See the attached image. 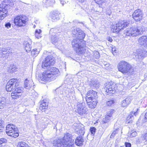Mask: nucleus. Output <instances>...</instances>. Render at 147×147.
I'll return each mask as SVG.
<instances>
[{"mask_svg":"<svg viewBox=\"0 0 147 147\" xmlns=\"http://www.w3.org/2000/svg\"><path fill=\"white\" fill-rule=\"evenodd\" d=\"M55 0H43L44 5L46 7L52 6L55 3Z\"/></svg>","mask_w":147,"mask_h":147,"instance_id":"22","label":"nucleus"},{"mask_svg":"<svg viewBox=\"0 0 147 147\" xmlns=\"http://www.w3.org/2000/svg\"><path fill=\"white\" fill-rule=\"evenodd\" d=\"M55 63V61L52 56L48 55L45 58V60L43 62L42 67V68L45 69L51 65H53Z\"/></svg>","mask_w":147,"mask_h":147,"instance_id":"12","label":"nucleus"},{"mask_svg":"<svg viewBox=\"0 0 147 147\" xmlns=\"http://www.w3.org/2000/svg\"><path fill=\"white\" fill-rule=\"evenodd\" d=\"M59 73L58 69L55 67H52L50 70L45 71L39 76V80L43 81L53 80Z\"/></svg>","mask_w":147,"mask_h":147,"instance_id":"2","label":"nucleus"},{"mask_svg":"<svg viewBox=\"0 0 147 147\" xmlns=\"http://www.w3.org/2000/svg\"><path fill=\"white\" fill-rule=\"evenodd\" d=\"M96 129L94 127H91L90 128V131L91 133L94 135Z\"/></svg>","mask_w":147,"mask_h":147,"instance_id":"45","label":"nucleus"},{"mask_svg":"<svg viewBox=\"0 0 147 147\" xmlns=\"http://www.w3.org/2000/svg\"><path fill=\"white\" fill-rule=\"evenodd\" d=\"M145 30V28L142 26L131 27L125 30L124 35L128 36H137L143 33Z\"/></svg>","mask_w":147,"mask_h":147,"instance_id":"6","label":"nucleus"},{"mask_svg":"<svg viewBox=\"0 0 147 147\" xmlns=\"http://www.w3.org/2000/svg\"><path fill=\"white\" fill-rule=\"evenodd\" d=\"M48 105L47 102H46L45 100H42L40 102V105L39 109L42 111L43 110L47 109Z\"/></svg>","mask_w":147,"mask_h":147,"instance_id":"25","label":"nucleus"},{"mask_svg":"<svg viewBox=\"0 0 147 147\" xmlns=\"http://www.w3.org/2000/svg\"><path fill=\"white\" fill-rule=\"evenodd\" d=\"M9 68L11 70H10V72L13 73V72L16 71L17 70V68L14 65H13L12 67H10Z\"/></svg>","mask_w":147,"mask_h":147,"instance_id":"42","label":"nucleus"},{"mask_svg":"<svg viewBox=\"0 0 147 147\" xmlns=\"http://www.w3.org/2000/svg\"><path fill=\"white\" fill-rule=\"evenodd\" d=\"M143 139L147 141V133L145 134L143 136Z\"/></svg>","mask_w":147,"mask_h":147,"instance_id":"49","label":"nucleus"},{"mask_svg":"<svg viewBox=\"0 0 147 147\" xmlns=\"http://www.w3.org/2000/svg\"><path fill=\"white\" fill-rule=\"evenodd\" d=\"M17 79H12L10 80L7 83L6 87V90L10 92L14 90L11 93V96L13 98L16 99L20 96L22 92L21 87L16 88L18 85Z\"/></svg>","mask_w":147,"mask_h":147,"instance_id":"1","label":"nucleus"},{"mask_svg":"<svg viewBox=\"0 0 147 147\" xmlns=\"http://www.w3.org/2000/svg\"><path fill=\"white\" fill-rule=\"evenodd\" d=\"M35 27H36L35 25H34V28H35Z\"/></svg>","mask_w":147,"mask_h":147,"instance_id":"59","label":"nucleus"},{"mask_svg":"<svg viewBox=\"0 0 147 147\" xmlns=\"http://www.w3.org/2000/svg\"><path fill=\"white\" fill-rule=\"evenodd\" d=\"M129 22L125 20L119 22L115 25H113L111 27V30L113 32H119L122 29L128 26Z\"/></svg>","mask_w":147,"mask_h":147,"instance_id":"7","label":"nucleus"},{"mask_svg":"<svg viewBox=\"0 0 147 147\" xmlns=\"http://www.w3.org/2000/svg\"><path fill=\"white\" fill-rule=\"evenodd\" d=\"M76 131L77 134L79 135H82V137L84 135V127H82L80 128H79L78 130H76Z\"/></svg>","mask_w":147,"mask_h":147,"instance_id":"29","label":"nucleus"},{"mask_svg":"<svg viewBox=\"0 0 147 147\" xmlns=\"http://www.w3.org/2000/svg\"><path fill=\"white\" fill-rule=\"evenodd\" d=\"M32 82L29 81L27 79H26L25 81L24 87L27 89H30L32 86L33 84Z\"/></svg>","mask_w":147,"mask_h":147,"instance_id":"24","label":"nucleus"},{"mask_svg":"<svg viewBox=\"0 0 147 147\" xmlns=\"http://www.w3.org/2000/svg\"><path fill=\"white\" fill-rule=\"evenodd\" d=\"M114 112V110L113 109H111L108 112L107 115L112 117V115Z\"/></svg>","mask_w":147,"mask_h":147,"instance_id":"43","label":"nucleus"},{"mask_svg":"<svg viewBox=\"0 0 147 147\" xmlns=\"http://www.w3.org/2000/svg\"><path fill=\"white\" fill-rule=\"evenodd\" d=\"M17 129V128L13 124H9L6 126V132L8 135L9 134H11V133L16 132Z\"/></svg>","mask_w":147,"mask_h":147,"instance_id":"16","label":"nucleus"},{"mask_svg":"<svg viewBox=\"0 0 147 147\" xmlns=\"http://www.w3.org/2000/svg\"><path fill=\"white\" fill-rule=\"evenodd\" d=\"M7 142V140L5 138H1L0 139V147H2L3 143H6Z\"/></svg>","mask_w":147,"mask_h":147,"instance_id":"39","label":"nucleus"},{"mask_svg":"<svg viewBox=\"0 0 147 147\" xmlns=\"http://www.w3.org/2000/svg\"><path fill=\"white\" fill-rule=\"evenodd\" d=\"M39 50H38L36 49H34L32 51L31 55L33 56H36L39 54Z\"/></svg>","mask_w":147,"mask_h":147,"instance_id":"33","label":"nucleus"},{"mask_svg":"<svg viewBox=\"0 0 147 147\" xmlns=\"http://www.w3.org/2000/svg\"><path fill=\"white\" fill-rule=\"evenodd\" d=\"M125 145L126 147H131V146L130 143L127 142L125 143Z\"/></svg>","mask_w":147,"mask_h":147,"instance_id":"50","label":"nucleus"},{"mask_svg":"<svg viewBox=\"0 0 147 147\" xmlns=\"http://www.w3.org/2000/svg\"><path fill=\"white\" fill-rule=\"evenodd\" d=\"M140 45L143 46V49L137 51L136 56L139 59H142L147 56V36H143L139 39Z\"/></svg>","mask_w":147,"mask_h":147,"instance_id":"3","label":"nucleus"},{"mask_svg":"<svg viewBox=\"0 0 147 147\" xmlns=\"http://www.w3.org/2000/svg\"><path fill=\"white\" fill-rule=\"evenodd\" d=\"M142 12L140 9L135 10L132 14L133 18L136 22L140 21L142 19Z\"/></svg>","mask_w":147,"mask_h":147,"instance_id":"13","label":"nucleus"},{"mask_svg":"<svg viewBox=\"0 0 147 147\" xmlns=\"http://www.w3.org/2000/svg\"><path fill=\"white\" fill-rule=\"evenodd\" d=\"M119 128L116 129V130H114L110 138H113L114 136H115L116 134L118 133V131H119Z\"/></svg>","mask_w":147,"mask_h":147,"instance_id":"40","label":"nucleus"},{"mask_svg":"<svg viewBox=\"0 0 147 147\" xmlns=\"http://www.w3.org/2000/svg\"><path fill=\"white\" fill-rule=\"evenodd\" d=\"M133 114H134L135 116H136L137 114V112H132L131 114L129 115L127 117L126 121V123H132V121L134 118V117L132 115Z\"/></svg>","mask_w":147,"mask_h":147,"instance_id":"21","label":"nucleus"},{"mask_svg":"<svg viewBox=\"0 0 147 147\" xmlns=\"http://www.w3.org/2000/svg\"><path fill=\"white\" fill-rule=\"evenodd\" d=\"M72 36L76 38V39L80 40L83 43H85V41L83 40L84 38L85 35L84 32L80 29L74 27L72 30Z\"/></svg>","mask_w":147,"mask_h":147,"instance_id":"8","label":"nucleus"},{"mask_svg":"<svg viewBox=\"0 0 147 147\" xmlns=\"http://www.w3.org/2000/svg\"><path fill=\"white\" fill-rule=\"evenodd\" d=\"M54 31V29H51V30H50V33L51 34V33H52L53 31Z\"/></svg>","mask_w":147,"mask_h":147,"instance_id":"55","label":"nucleus"},{"mask_svg":"<svg viewBox=\"0 0 147 147\" xmlns=\"http://www.w3.org/2000/svg\"><path fill=\"white\" fill-rule=\"evenodd\" d=\"M4 122L2 119L0 120V130H1L4 128Z\"/></svg>","mask_w":147,"mask_h":147,"instance_id":"44","label":"nucleus"},{"mask_svg":"<svg viewBox=\"0 0 147 147\" xmlns=\"http://www.w3.org/2000/svg\"><path fill=\"white\" fill-rule=\"evenodd\" d=\"M112 117H110L108 115H106L105 116V119H103V120L102 122V123L104 124L105 123H107L108 122H109L111 119Z\"/></svg>","mask_w":147,"mask_h":147,"instance_id":"31","label":"nucleus"},{"mask_svg":"<svg viewBox=\"0 0 147 147\" xmlns=\"http://www.w3.org/2000/svg\"><path fill=\"white\" fill-rule=\"evenodd\" d=\"M74 49L80 55L85 52L86 44L77 39H74L71 43Z\"/></svg>","mask_w":147,"mask_h":147,"instance_id":"5","label":"nucleus"},{"mask_svg":"<svg viewBox=\"0 0 147 147\" xmlns=\"http://www.w3.org/2000/svg\"><path fill=\"white\" fill-rule=\"evenodd\" d=\"M86 101H89L90 100H94L97 98V93L92 90L89 91L86 95Z\"/></svg>","mask_w":147,"mask_h":147,"instance_id":"14","label":"nucleus"},{"mask_svg":"<svg viewBox=\"0 0 147 147\" xmlns=\"http://www.w3.org/2000/svg\"><path fill=\"white\" fill-rule=\"evenodd\" d=\"M116 48L114 47H113L112 48V52L114 54V53H116Z\"/></svg>","mask_w":147,"mask_h":147,"instance_id":"51","label":"nucleus"},{"mask_svg":"<svg viewBox=\"0 0 147 147\" xmlns=\"http://www.w3.org/2000/svg\"><path fill=\"white\" fill-rule=\"evenodd\" d=\"M118 70L124 74H132L134 71L133 67L126 61H121L117 65Z\"/></svg>","mask_w":147,"mask_h":147,"instance_id":"4","label":"nucleus"},{"mask_svg":"<svg viewBox=\"0 0 147 147\" xmlns=\"http://www.w3.org/2000/svg\"><path fill=\"white\" fill-rule=\"evenodd\" d=\"M105 85L104 89L107 94L111 95L115 92V86L112 82L106 83Z\"/></svg>","mask_w":147,"mask_h":147,"instance_id":"11","label":"nucleus"},{"mask_svg":"<svg viewBox=\"0 0 147 147\" xmlns=\"http://www.w3.org/2000/svg\"><path fill=\"white\" fill-rule=\"evenodd\" d=\"M52 144H53L54 146H57V147H60L62 145L64 146V143L63 142V141L61 139H55L52 142Z\"/></svg>","mask_w":147,"mask_h":147,"instance_id":"19","label":"nucleus"},{"mask_svg":"<svg viewBox=\"0 0 147 147\" xmlns=\"http://www.w3.org/2000/svg\"><path fill=\"white\" fill-rule=\"evenodd\" d=\"M61 3L63 5L66 3L63 0H60Z\"/></svg>","mask_w":147,"mask_h":147,"instance_id":"52","label":"nucleus"},{"mask_svg":"<svg viewBox=\"0 0 147 147\" xmlns=\"http://www.w3.org/2000/svg\"><path fill=\"white\" fill-rule=\"evenodd\" d=\"M64 143L65 147H73V141L72 140L71 135L68 133H66L64 135L63 139L62 140Z\"/></svg>","mask_w":147,"mask_h":147,"instance_id":"10","label":"nucleus"},{"mask_svg":"<svg viewBox=\"0 0 147 147\" xmlns=\"http://www.w3.org/2000/svg\"><path fill=\"white\" fill-rule=\"evenodd\" d=\"M11 26V24L9 22L5 23V27L7 28H10Z\"/></svg>","mask_w":147,"mask_h":147,"instance_id":"46","label":"nucleus"},{"mask_svg":"<svg viewBox=\"0 0 147 147\" xmlns=\"http://www.w3.org/2000/svg\"><path fill=\"white\" fill-rule=\"evenodd\" d=\"M48 52L46 51H45L44 52V54H45V53L46 54Z\"/></svg>","mask_w":147,"mask_h":147,"instance_id":"58","label":"nucleus"},{"mask_svg":"<svg viewBox=\"0 0 147 147\" xmlns=\"http://www.w3.org/2000/svg\"><path fill=\"white\" fill-rule=\"evenodd\" d=\"M2 53L4 55L9 54L11 53V50L9 48H3L2 49Z\"/></svg>","mask_w":147,"mask_h":147,"instance_id":"30","label":"nucleus"},{"mask_svg":"<svg viewBox=\"0 0 147 147\" xmlns=\"http://www.w3.org/2000/svg\"><path fill=\"white\" fill-rule=\"evenodd\" d=\"M52 43L55 45L57 47H60L61 45V42L59 40V38L55 35L52 36L51 37Z\"/></svg>","mask_w":147,"mask_h":147,"instance_id":"18","label":"nucleus"},{"mask_svg":"<svg viewBox=\"0 0 147 147\" xmlns=\"http://www.w3.org/2000/svg\"><path fill=\"white\" fill-rule=\"evenodd\" d=\"M66 80L67 82H68V83H69L73 81V79L72 78H70L69 79L68 78H67Z\"/></svg>","mask_w":147,"mask_h":147,"instance_id":"48","label":"nucleus"},{"mask_svg":"<svg viewBox=\"0 0 147 147\" xmlns=\"http://www.w3.org/2000/svg\"><path fill=\"white\" fill-rule=\"evenodd\" d=\"M116 124H115V125H116Z\"/></svg>","mask_w":147,"mask_h":147,"instance_id":"60","label":"nucleus"},{"mask_svg":"<svg viewBox=\"0 0 147 147\" xmlns=\"http://www.w3.org/2000/svg\"><path fill=\"white\" fill-rule=\"evenodd\" d=\"M108 40L110 42H111L112 41V40L111 38H109Z\"/></svg>","mask_w":147,"mask_h":147,"instance_id":"56","label":"nucleus"},{"mask_svg":"<svg viewBox=\"0 0 147 147\" xmlns=\"http://www.w3.org/2000/svg\"><path fill=\"white\" fill-rule=\"evenodd\" d=\"M60 13L57 11H53L51 13V18L53 21L59 20L60 18Z\"/></svg>","mask_w":147,"mask_h":147,"instance_id":"17","label":"nucleus"},{"mask_svg":"<svg viewBox=\"0 0 147 147\" xmlns=\"http://www.w3.org/2000/svg\"><path fill=\"white\" fill-rule=\"evenodd\" d=\"M128 134L131 137H135L137 135V133L136 131L134 130H133L129 131Z\"/></svg>","mask_w":147,"mask_h":147,"instance_id":"32","label":"nucleus"},{"mask_svg":"<svg viewBox=\"0 0 147 147\" xmlns=\"http://www.w3.org/2000/svg\"><path fill=\"white\" fill-rule=\"evenodd\" d=\"M77 109L76 112L80 115L86 114L87 112V109L85 106L84 104H79L77 106Z\"/></svg>","mask_w":147,"mask_h":147,"instance_id":"15","label":"nucleus"},{"mask_svg":"<svg viewBox=\"0 0 147 147\" xmlns=\"http://www.w3.org/2000/svg\"><path fill=\"white\" fill-rule=\"evenodd\" d=\"M144 118L146 120H147V112L145 113V115H144Z\"/></svg>","mask_w":147,"mask_h":147,"instance_id":"54","label":"nucleus"},{"mask_svg":"<svg viewBox=\"0 0 147 147\" xmlns=\"http://www.w3.org/2000/svg\"><path fill=\"white\" fill-rule=\"evenodd\" d=\"M6 103L5 98L4 97H0V109H2V107H4Z\"/></svg>","mask_w":147,"mask_h":147,"instance_id":"27","label":"nucleus"},{"mask_svg":"<svg viewBox=\"0 0 147 147\" xmlns=\"http://www.w3.org/2000/svg\"><path fill=\"white\" fill-rule=\"evenodd\" d=\"M79 1L81 2L82 3L84 2L85 0H78Z\"/></svg>","mask_w":147,"mask_h":147,"instance_id":"57","label":"nucleus"},{"mask_svg":"<svg viewBox=\"0 0 147 147\" xmlns=\"http://www.w3.org/2000/svg\"><path fill=\"white\" fill-rule=\"evenodd\" d=\"M25 50L26 51L29 52L31 49V45H30L28 42H26L24 44Z\"/></svg>","mask_w":147,"mask_h":147,"instance_id":"28","label":"nucleus"},{"mask_svg":"<svg viewBox=\"0 0 147 147\" xmlns=\"http://www.w3.org/2000/svg\"><path fill=\"white\" fill-rule=\"evenodd\" d=\"M18 147H29L28 145L24 142H20L18 145Z\"/></svg>","mask_w":147,"mask_h":147,"instance_id":"36","label":"nucleus"},{"mask_svg":"<svg viewBox=\"0 0 147 147\" xmlns=\"http://www.w3.org/2000/svg\"><path fill=\"white\" fill-rule=\"evenodd\" d=\"M84 142L83 138L82 135H79L76 138L75 141V144L78 146H81Z\"/></svg>","mask_w":147,"mask_h":147,"instance_id":"20","label":"nucleus"},{"mask_svg":"<svg viewBox=\"0 0 147 147\" xmlns=\"http://www.w3.org/2000/svg\"><path fill=\"white\" fill-rule=\"evenodd\" d=\"M8 135L13 137L16 138L18 136L19 134L17 132V131H16V132L11 133V134H9V135Z\"/></svg>","mask_w":147,"mask_h":147,"instance_id":"37","label":"nucleus"},{"mask_svg":"<svg viewBox=\"0 0 147 147\" xmlns=\"http://www.w3.org/2000/svg\"><path fill=\"white\" fill-rule=\"evenodd\" d=\"M130 102L131 99L129 98H126L123 101L121 106L123 107H126L130 103Z\"/></svg>","mask_w":147,"mask_h":147,"instance_id":"26","label":"nucleus"},{"mask_svg":"<svg viewBox=\"0 0 147 147\" xmlns=\"http://www.w3.org/2000/svg\"><path fill=\"white\" fill-rule=\"evenodd\" d=\"M11 1H10V2H9L8 3H9V5H10L11 7L13 6L14 5V3H12L11 2Z\"/></svg>","mask_w":147,"mask_h":147,"instance_id":"53","label":"nucleus"},{"mask_svg":"<svg viewBox=\"0 0 147 147\" xmlns=\"http://www.w3.org/2000/svg\"><path fill=\"white\" fill-rule=\"evenodd\" d=\"M114 102V100H111L107 101L106 102V105L108 106H111L113 105Z\"/></svg>","mask_w":147,"mask_h":147,"instance_id":"38","label":"nucleus"},{"mask_svg":"<svg viewBox=\"0 0 147 147\" xmlns=\"http://www.w3.org/2000/svg\"><path fill=\"white\" fill-rule=\"evenodd\" d=\"M90 100L89 101H86L88 106L89 108L93 109L97 105L96 101L93 100Z\"/></svg>","mask_w":147,"mask_h":147,"instance_id":"23","label":"nucleus"},{"mask_svg":"<svg viewBox=\"0 0 147 147\" xmlns=\"http://www.w3.org/2000/svg\"><path fill=\"white\" fill-rule=\"evenodd\" d=\"M27 17L24 15H20L17 16L14 19L15 24L19 26H24L28 21Z\"/></svg>","mask_w":147,"mask_h":147,"instance_id":"9","label":"nucleus"},{"mask_svg":"<svg viewBox=\"0 0 147 147\" xmlns=\"http://www.w3.org/2000/svg\"><path fill=\"white\" fill-rule=\"evenodd\" d=\"M92 84L96 88L98 87L99 86V84L98 82L96 80H92L91 82Z\"/></svg>","mask_w":147,"mask_h":147,"instance_id":"35","label":"nucleus"},{"mask_svg":"<svg viewBox=\"0 0 147 147\" xmlns=\"http://www.w3.org/2000/svg\"><path fill=\"white\" fill-rule=\"evenodd\" d=\"M94 56L96 59H98L99 58L100 55L98 52L97 51H95L94 52Z\"/></svg>","mask_w":147,"mask_h":147,"instance_id":"41","label":"nucleus"},{"mask_svg":"<svg viewBox=\"0 0 147 147\" xmlns=\"http://www.w3.org/2000/svg\"><path fill=\"white\" fill-rule=\"evenodd\" d=\"M41 31L40 29L36 30L35 31V36L38 39L41 37Z\"/></svg>","mask_w":147,"mask_h":147,"instance_id":"34","label":"nucleus"},{"mask_svg":"<svg viewBox=\"0 0 147 147\" xmlns=\"http://www.w3.org/2000/svg\"><path fill=\"white\" fill-rule=\"evenodd\" d=\"M96 3L98 4H101L100 2L102 3H105V0H94Z\"/></svg>","mask_w":147,"mask_h":147,"instance_id":"47","label":"nucleus"}]
</instances>
